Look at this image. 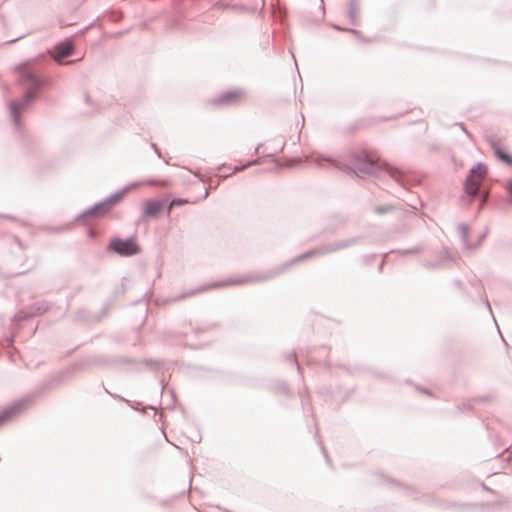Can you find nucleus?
Masks as SVG:
<instances>
[{"mask_svg": "<svg viewBox=\"0 0 512 512\" xmlns=\"http://www.w3.org/2000/svg\"><path fill=\"white\" fill-rule=\"evenodd\" d=\"M16 72L18 81L25 89L23 101L14 102L11 104L12 114L15 118V121H18L20 111L36 96L37 92L44 84V81L40 74L28 63L18 66Z\"/></svg>", "mask_w": 512, "mask_h": 512, "instance_id": "obj_1", "label": "nucleus"}, {"mask_svg": "<svg viewBox=\"0 0 512 512\" xmlns=\"http://www.w3.org/2000/svg\"><path fill=\"white\" fill-rule=\"evenodd\" d=\"M351 165L356 172L376 174L379 170L387 171L393 178H398L401 172L382 160L377 152L363 150L353 155Z\"/></svg>", "mask_w": 512, "mask_h": 512, "instance_id": "obj_2", "label": "nucleus"}, {"mask_svg": "<svg viewBox=\"0 0 512 512\" xmlns=\"http://www.w3.org/2000/svg\"><path fill=\"white\" fill-rule=\"evenodd\" d=\"M126 194H127V189L118 191L117 193L108 197L103 202L98 203L95 206H93L92 208H90L89 210H87L84 215L95 217V218L105 217L106 215H108L111 212L112 208L115 205H117L124 199Z\"/></svg>", "mask_w": 512, "mask_h": 512, "instance_id": "obj_3", "label": "nucleus"}, {"mask_svg": "<svg viewBox=\"0 0 512 512\" xmlns=\"http://www.w3.org/2000/svg\"><path fill=\"white\" fill-rule=\"evenodd\" d=\"M486 173V167L481 164L477 165L471 170L470 175L465 184V189L468 194L475 195L477 193L478 188L480 187V184L484 179Z\"/></svg>", "mask_w": 512, "mask_h": 512, "instance_id": "obj_4", "label": "nucleus"}, {"mask_svg": "<svg viewBox=\"0 0 512 512\" xmlns=\"http://www.w3.org/2000/svg\"><path fill=\"white\" fill-rule=\"evenodd\" d=\"M110 248L121 256H131L140 251L139 246L133 239H113L110 242Z\"/></svg>", "mask_w": 512, "mask_h": 512, "instance_id": "obj_5", "label": "nucleus"}, {"mask_svg": "<svg viewBox=\"0 0 512 512\" xmlns=\"http://www.w3.org/2000/svg\"><path fill=\"white\" fill-rule=\"evenodd\" d=\"M491 147L494 155L499 161L509 167H512V153L506 146L499 142H493Z\"/></svg>", "mask_w": 512, "mask_h": 512, "instance_id": "obj_6", "label": "nucleus"}, {"mask_svg": "<svg viewBox=\"0 0 512 512\" xmlns=\"http://www.w3.org/2000/svg\"><path fill=\"white\" fill-rule=\"evenodd\" d=\"M244 96L241 90H230L222 93L215 101L218 104H232L239 102Z\"/></svg>", "mask_w": 512, "mask_h": 512, "instance_id": "obj_7", "label": "nucleus"}, {"mask_svg": "<svg viewBox=\"0 0 512 512\" xmlns=\"http://www.w3.org/2000/svg\"><path fill=\"white\" fill-rule=\"evenodd\" d=\"M164 203L159 200H147L143 203L145 217H156L162 210Z\"/></svg>", "mask_w": 512, "mask_h": 512, "instance_id": "obj_8", "label": "nucleus"}, {"mask_svg": "<svg viewBox=\"0 0 512 512\" xmlns=\"http://www.w3.org/2000/svg\"><path fill=\"white\" fill-rule=\"evenodd\" d=\"M73 46L70 42H64L54 48L53 58L57 62H61L62 59L69 56L72 53Z\"/></svg>", "mask_w": 512, "mask_h": 512, "instance_id": "obj_9", "label": "nucleus"}, {"mask_svg": "<svg viewBox=\"0 0 512 512\" xmlns=\"http://www.w3.org/2000/svg\"><path fill=\"white\" fill-rule=\"evenodd\" d=\"M248 280H242V279H233V280H228L222 284H214L212 285V287H219V286H230V285H240V284H244V283H247Z\"/></svg>", "mask_w": 512, "mask_h": 512, "instance_id": "obj_10", "label": "nucleus"}, {"mask_svg": "<svg viewBox=\"0 0 512 512\" xmlns=\"http://www.w3.org/2000/svg\"><path fill=\"white\" fill-rule=\"evenodd\" d=\"M147 184L158 185V186H168L170 184V182L167 180H160V181L152 180V181H148Z\"/></svg>", "mask_w": 512, "mask_h": 512, "instance_id": "obj_11", "label": "nucleus"}, {"mask_svg": "<svg viewBox=\"0 0 512 512\" xmlns=\"http://www.w3.org/2000/svg\"><path fill=\"white\" fill-rule=\"evenodd\" d=\"M314 254H315V252H309V253H306V254H302V255L298 256L295 259V261H302V260L306 259L307 257L312 256Z\"/></svg>", "mask_w": 512, "mask_h": 512, "instance_id": "obj_12", "label": "nucleus"}, {"mask_svg": "<svg viewBox=\"0 0 512 512\" xmlns=\"http://www.w3.org/2000/svg\"><path fill=\"white\" fill-rule=\"evenodd\" d=\"M183 202L181 200H173L170 204V208L174 205H181Z\"/></svg>", "mask_w": 512, "mask_h": 512, "instance_id": "obj_13", "label": "nucleus"}, {"mask_svg": "<svg viewBox=\"0 0 512 512\" xmlns=\"http://www.w3.org/2000/svg\"><path fill=\"white\" fill-rule=\"evenodd\" d=\"M508 190H509L510 194L512 195V181L508 185Z\"/></svg>", "mask_w": 512, "mask_h": 512, "instance_id": "obj_14", "label": "nucleus"}, {"mask_svg": "<svg viewBox=\"0 0 512 512\" xmlns=\"http://www.w3.org/2000/svg\"><path fill=\"white\" fill-rule=\"evenodd\" d=\"M136 186L135 185H132V188H135ZM127 189V192L131 189V187H128L126 188Z\"/></svg>", "mask_w": 512, "mask_h": 512, "instance_id": "obj_15", "label": "nucleus"}]
</instances>
